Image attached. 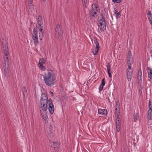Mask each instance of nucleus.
I'll use <instances>...</instances> for the list:
<instances>
[{
    "mask_svg": "<svg viewBox=\"0 0 152 152\" xmlns=\"http://www.w3.org/2000/svg\"><path fill=\"white\" fill-rule=\"evenodd\" d=\"M147 72L148 73V77L151 80L152 77V69L151 68L148 67H147Z\"/></svg>",
    "mask_w": 152,
    "mask_h": 152,
    "instance_id": "nucleus-18",
    "label": "nucleus"
},
{
    "mask_svg": "<svg viewBox=\"0 0 152 152\" xmlns=\"http://www.w3.org/2000/svg\"><path fill=\"white\" fill-rule=\"evenodd\" d=\"M2 50L3 53L4 54V61H9L8 58L9 53L8 45L6 42H2Z\"/></svg>",
    "mask_w": 152,
    "mask_h": 152,
    "instance_id": "nucleus-3",
    "label": "nucleus"
},
{
    "mask_svg": "<svg viewBox=\"0 0 152 152\" xmlns=\"http://www.w3.org/2000/svg\"><path fill=\"white\" fill-rule=\"evenodd\" d=\"M69 0H67V2L68 3V2H69Z\"/></svg>",
    "mask_w": 152,
    "mask_h": 152,
    "instance_id": "nucleus-43",
    "label": "nucleus"
},
{
    "mask_svg": "<svg viewBox=\"0 0 152 152\" xmlns=\"http://www.w3.org/2000/svg\"><path fill=\"white\" fill-rule=\"evenodd\" d=\"M108 73L109 76V77L110 78L111 77L112 75H111L110 72H108Z\"/></svg>",
    "mask_w": 152,
    "mask_h": 152,
    "instance_id": "nucleus-41",
    "label": "nucleus"
},
{
    "mask_svg": "<svg viewBox=\"0 0 152 152\" xmlns=\"http://www.w3.org/2000/svg\"><path fill=\"white\" fill-rule=\"evenodd\" d=\"M114 14H115V16L116 17H120V16H121V15L120 14V12H118V11H117L116 8H115L114 9Z\"/></svg>",
    "mask_w": 152,
    "mask_h": 152,
    "instance_id": "nucleus-23",
    "label": "nucleus"
},
{
    "mask_svg": "<svg viewBox=\"0 0 152 152\" xmlns=\"http://www.w3.org/2000/svg\"><path fill=\"white\" fill-rule=\"evenodd\" d=\"M112 1L114 2H116L117 3H119L121 2V0H112Z\"/></svg>",
    "mask_w": 152,
    "mask_h": 152,
    "instance_id": "nucleus-37",
    "label": "nucleus"
},
{
    "mask_svg": "<svg viewBox=\"0 0 152 152\" xmlns=\"http://www.w3.org/2000/svg\"><path fill=\"white\" fill-rule=\"evenodd\" d=\"M32 37L35 45H37L39 43V42L38 41L37 32L35 28H34L33 29Z\"/></svg>",
    "mask_w": 152,
    "mask_h": 152,
    "instance_id": "nucleus-7",
    "label": "nucleus"
},
{
    "mask_svg": "<svg viewBox=\"0 0 152 152\" xmlns=\"http://www.w3.org/2000/svg\"><path fill=\"white\" fill-rule=\"evenodd\" d=\"M58 142H56L53 143V146L54 148L56 147L57 145H58Z\"/></svg>",
    "mask_w": 152,
    "mask_h": 152,
    "instance_id": "nucleus-38",
    "label": "nucleus"
},
{
    "mask_svg": "<svg viewBox=\"0 0 152 152\" xmlns=\"http://www.w3.org/2000/svg\"><path fill=\"white\" fill-rule=\"evenodd\" d=\"M39 30L40 31V32H39V37H40V40H42V38L44 36V34L42 33V31L39 29Z\"/></svg>",
    "mask_w": 152,
    "mask_h": 152,
    "instance_id": "nucleus-28",
    "label": "nucleus"
},
{
    "mask_svg": "<svg viewBox=\"0 0 152 152\" xmlns=\"http://www.w3.org/2000/svg\"><path fill=\"white\" fill-rule=\"evenodd\" d=\"M98 28L97 31L98 32H100L101 31L102 32H104L106 29V22H98Z\"/></svg>",
    "mask_w": 152,
    "mask_h": 152,
    "instance_id": "nucleus-5",
    "label": "nucleus"
},
{
    "mask_svg": "<svg viewBox=\"0 0 152 152\" xmlns=\"http://www.w3.org/2000/svg\"><path fill=\"white\" fill-rule=\"evenodd\" d=\"M28 7L29 9L31 10L32 11L34 10V6L33 4L32 3V1L31 0L28 1Z\"/></svg>",
    "mask_w": 152,
    "mask_h": 152,
    "instance_id": "nucleus-21",
    "label": "nucleus"
},
{
    "mask_svg": "<svg viewBox=\"0 0 152 152\" xmlns=\"http://www.w3.org/2000/svg\"><path fill=\"white\" fill-rule=\"evenodd\" d=\"M100 12L99 9L98 5L96 4L92 5L91 9L90 11V14L94 18H96L97 14Z\"/></svg>",
    "mask_w": 152,
    "mask_h": 152,
    "instance_id": "nucleus-2",
    "label": "nucleus"
},
{
    "mask_svg": "<svg viewBox=\"0 0 152 152\" xmlns=\"http://www.w3.org/2000/svg\"><path fill=\"white\" fill-rule=\"evenodd\" d=\"M120 104L119 101L118 100L116 102L115 104V110L119 109L120 110Z\"/></svg>",
    "mask_w": 152,
    "mask_h": 152,
    "instance_id": "nucleus-22",
    "label": "nucleus"
},
{
    "mask_svg": "<svg viewBox=\"0 0 152 152\" xmlns=\"http://www.w3.org/2000/svg\"><path fill=\"white\" fill-rule=\"evenodd\" d=\"M151 112L152 110H148V120H150L151 118Z\"/></svg>",
    "mask_w": 152,
    "mask_h": 152,
    "instance_id": "nucleus-27",
    "label": "nucleus"
},
{
    "mask_svg": "<svg viewBox=\"0 0 152 152\" xmlns=\"http://www.w3.org/2000/svg\"><path fill=\"white\" fill-rule=\"evenodd\" d=\"M47 72H45L44 75H42L43 77L44 80L45 84L51 87L54 85V82L56 80L55 77L53 74L52 70L47 69Z\"/></svg>",
    "mask_w": 152,
    "mask_h": 152,
    "instance_id": "nucleus-1",
    "label": "nucleus"
},
{
    "mask_svg": "<svg viewBox=\"0 0 152 152\" xmlns=\"http://www.w3.org/2000/svg\"><path fill=\"white\" fill-rule=\"evenodd\" d=\"M137 77H142L141 70L140 69L138 70Z\"/></svg>",
    "mask_w": 152,
    "mask_h": 152,
    "instance_id": "nucleus-32",
    "label": "nucleus"
},
{
    "mask_svg": "<svg viewBox=\"0 0 152 152\" xmlns=\"http://www.w3.org/2000/svg\"><path fill=\"white\" fill-rule=\"evenodd\" d=\"M94 44L96 46V47L95 50H93L92 52L94 55H95L97 53L98 51L99 50V44L98 43L97 39H94Z\"/></svg>",
    "mask_w": 152,
    "mask_h": 152,
    "instance_id": "nucleus-12",
    "label": "nucleus"
},
{
    "mask_svg": "<svg viewBox=\"0 0 152 152\" xmlns=\"http://www.w3.org/2000/svg\"><path fill=\"white\" fill-rule=\"evenodd\" d=\"M105 83L104 81V79L103 78L102 79V81H101V85H102V86H104L105 85Z\"/></svg>",
    "mask_w": 152,
    "mask_h": 152,
    "instance_id": "nucleus-36",
    "label": "nucleus"
},
{
    "mask_svg": "<svg viewBox=\"0 0 152 152\" xmlns=\"http://www.w3.org/2000/svg\"><path fill=\"white\" fill-rule=\"evenodd\" d=\"M132 58V56L131 55V52L130 51H129L128 53V55L127 56V58Z\"/></svg>",
    "mask_w": 152,
    "mask_h": 152,
    "instance_id": "nucleus-31",
    "label": "nucleus"
},
{
    "mask_svg": "<svg viewBox=\"0 0 152 152\" xmlns=\"http://www.w3.org/2000/svg\"><path fill=\"white\" fill-rule=\"evenodd\" d=\"M48 104L47 102L42 103V102H40V107L42 109V110L44 111H46L48 109Z\"/></svg>",
    "mask_w": 152,
    "mask_h": 152,
    "instance_id": "nucleus-13",
    "label": "nucleus"
},
{
    "mask_svg": "<svg viewBox=\"0 0 152 152\" xmlns=\"http://www.w3.org/2000/svg\"><path fill=\"white\" fill-rule=\"evenodd\" d=\"M148 107L149 108V109L148 110H149L150 111V110H152L151 103L150 101H149V103H148Z\"/></svg>",
    "mask_w": 152,
    "mask_h": 152,
    "instance_id": "nucleus-35",
    "label": "nucleus"
},
{
    "mask_svg": "<svg viewBox=\"0 0 152 152\" xmlns=\"http://www.w3.org/2000/svg\"><path fill=\"white\" fill-rule=\"evenodd\" d=\"M103 86H102V85H100L99 86V91H102L103 89Z\"/></svg>",
    "mask_w": 152,
    "mask_h": 152,
    "instance_id": "nucleus-39",
    "label": "nucleus"
},
{
    "mask_svg": "<svg viewBox=\"0 0 152 152\" xmlns=\"http://www.w3.org/2000/svg\"><path fill=\"white\" fill-rule=\"evenodd\" d=\"M38 66L41 70L45 71L46 69V67L43 66V65H39Z\"/></svg>",
    "mask_w": 152,
    "mask_h": 152,
    "instance_id": "nucleus-29",
    "label": "nucleus"
},
{
    "mask_svg": "<svg viewBox=\"0 0 152 152\" xmlns=\"http://www.w3.org/2000/svg\"><path fill=\"white\" fill-rule=\"evenodd\" d=\"M127 63L128 65V68L127 69H132L131 66V65L133 64L132 58H127Z\"/></svg>",
    "mask_w": 152,
    "mask_h": 152,
    "instance_id": "nucleus-16",
    "label": "nucleus"
},
{
    "mask_svg": "<svg viewBox=\"0 0 152 152\" xmlns=\"http://www.w3.org/2000/svg\"><path fill=\"white\" fill-rule=\"evenodd\" d=\"M133 115L134 116V121H136L138 120L139 118V111L137 108L135 111H134Z\"/></svg>",
    "mask_w": 152,
    "mask_h": 152,
    "instance_id": "nucleus-15",
    "label": "nucleus"
},
{
    "mask_svg": "<svg viewBox=\"0 0 152 152\" xmlns=\"http://www.w3.org/2000/svg\"><path fill=\"white\" fill-rule=\"evenodd\" d=\"M82 1L85 3L86 1V0H82Z\"/></svg>",
    "mask_w": 152,
    "mask_h": 152,
    "instance_id": "nucleus-42",
    "label": "nucleus"
},
{
    "mask_svg": "<svg viewBox=\"0 0 152 152\" xmlns=\"http://www.w3.org/2000/svg\"><path fill=\"white\" fill-rule=\"evenodd\" d=\"M147 15L148 16V19L150 23L152 25V14L151 11H149Z\"/></svg>",
    "mask_w": 152,
    "mask_h": 152,
    "instance_id": "nucleus-19",
    "label": "nucleus"
},
{
    "mask_svg": "<svg viewBox=\"0 0 152 152\" xmlns=\"http://www.w3.org/2000/svg\"><path fill=\"white\" fill-rule=\"evenodd\" d=\"M149 80V81H151L150 80Z\"/></svg>",
    "mask_w": 152,
    "mask_h": 152,
    "instance_id": "nucleus-45",
    "label": "nucleus"
},
{
    "mask_svg": "<svg viewBox=\"0 0 152 152\" xmlns=\"http://www.w3.org/2000/svg\"><path fill=\"white\" fill-rule=\"evenodd\" d=\"M22 91L23 96L24 97H26L27 96V89L26 87H24L23 88Z\"/></svg>",
    "mask_w": 152,
    "mask_h": 152,
    "instance_id": "nucleus-20",
    "label": "nucleus"
},
{
    "mask_svg": "<svg viewBox=\"0 0 152 152\" xmlns=\"http://www.w3.org/2000/svg\"><path fill=\"white\" fill-rule=\"evenodd\" d=\"M100 16H101V18L99 19V22H104H104H106V21L105 20V19L104 18V16L103 14H101L100 15Z\"/></svg>",
    "mask_w": 152,
    "mask_h": 152,
    "instance_id": "nucleus-26",
    "label": "nucleus"
},
{
    "mask_svg": "<svg viewBox=\"0 0 152 152\" xmlns=\"http://www.w3.org/2000/svg\"><path fill=\"white\" fill-rule=\"evenodd\" d=\"M49 99H48L47 94H42L41 97V99L40 102H42L43 103H44L47 102L48 104L49 103Z\"/></svg>",
    "mask_w": 152,
    "mask_h": 152,
    "instance_id": "nucleus-11",
    "label": "nucleus"
},
{
    "mask_svg": "<svg viewBox=\"0 0 152 152\" xmlns=\"http://www.w3.org/2000/svg\"><path fill=\"white\" fill-rule=\"evenodd\" d=\"M9 61H4V75L5 76H7L9 74L10 71L9 66Z\"/></svg>",
    "mask_w": 152,
    "mask_h": 152,
    "instance_id": "nucleus-6",
    "label": "nucleus"
},
{
    "mask_svg": "<svg viewBox=\"0 0 152 152\" xmlns=\"http://www.w3.org/2000/svg\"><path fill=\"white\" fill-rule=\"evenodd\" d=\"M38 24L39 26V29L42 31L43 28V23L42 22V16L39 15L37 19Z\"/></svg>",
    "mask_w": 152,
    "mask_h": 152,
    "instance_id": "nucleus-10",
    "label": "nucleus"
},
{
    "mask_svg": "<svg viewBox=\"0 0 152 152\" xmlns=\"http://www.w3.org/2000/svg\"><path fill=\"white\" fill-rule=\"evenodd\" d=\"M132 69H127L126 70V78L128 81H131L132 78Z\"/></svg>",
    "mask_w": 152,
    "mask_h": 152,
    "instance_id": "nucleus-9",
    "label": "nucleus"
},
{
    "mask_svg": "<svg viewBox=\"0 0 152 152\" xmlns=\"http://www.w3.org/2000/svg\"><path fill=\"white\" fill-rule=\"evenodd\" d=\"M52 100L51 99H49V103H48L49 106L48 107L49 111L50 114H53L54 111V108L53 104L52 103Z\"/></svg>",
    "mask_w": 152,
    "mask_h": 152,
    "instance_id": "nucleus-8",
    "label": "nucleus"
},
{
    "mask_svg": "<svg viewBox=\"0 0 152 152\" xmlns=\"http://www.w3.org/2000/svg\"><path fill=\"white\" fill-rule=\"evenodd\" d=\"M142 81V77H137V82L139 86L141 85Z\"/></svg>",
    "mask_w": 152,
    "mask_h": 152,
    "instance_id": "nucleus-24",
    "label": "nucleus"
},
{
    "mask_svg": "<svg viewBox=\"0 0 152 152\" xmlns=\"http://www.w3.org/2000/svg\"><path fill=\"white\" fill-rule=\"evenodd\" d=\"M111 65L109 63H108L107 66V69L108 72H109L110 70Z\"/></svg>",
    "mask_w": 152,
    "mask_h": 152,
    "instance_id": "nucleus-34",
    "label": "nucleus"
},
{
    "mask_svg": "<svg viewBox=\"0 0 152 152\" xmlns=\"http://www.w3.org/2000/svg\"><path fill=\"white\" fill-rule=\"evenodd\" d=\"M120 119V118H117L115 121L116 129L118 132H120L121 128V123L119 121Z\"/></svg>",
    "mask_w": 152,
    "mask_h": 152,
    "instance_id": "nucleus-14",
    "label": "nucleus"
},
{
    "mask_svg": "<svg viewBox=\"0 0 152 152\" xmlns=\"http://www.w3.org/2000/svg\"><path fill=\"white\" fill-rule=\"evenodd\" d=\"M43 118L44 119L45 121H48V118L47 116V115L46 113H45V114L43 115Z\"/></svg>",
    "mask_w": 152,
    "mask_h": 152,
    "instance_id": "nucleus-30",
    "label": "nucleus"
},
{
    "mask_svg": "<svg viewBox=\"0 0 152 152\" xmlns=\"http://www.w3.org/2000/svg\"><path fill=\"white\" fill-rule=\"evenodd\" d=\"M49 93L52 96H53L54 94L53 92L50 91L49 92Z\"/></svg>",
    "mask_w": 152,
    "mask_h": 152,
    "instance_id": "nucleus-40",
    "label": "nucleus"
},
{
    "mask_svg": "<svg viewBox=\"0 0 152 152\" xmlns=\"http://www.w3.org/2000/svg\"><path fill=\"white\" fill-rule=\"evenodd\" d=\"M108 100H109V101H110V99H108Z\"/></svg>",
    "mask_w": 152,
    "mask_h": 152,
    "instance_id": "nucleus-46",
    "label": "nucleus"
},
{
    "mask_svg": "<svg viewBox=\"0 0 152 152\" xmlns=\"http://www.w3.org/2000/svg\"><path fill=\"white\" fill-rule=\"evenodd\" d=\"M120 110L118 109V110H115V114L117 115V118H119V115L120 114Z\"/></svg>",
    "mask_w": 152,
    "mask_h": 152,
    "instance_id": "nucleus-33",
    "label": "nucleus"
},
{
    "mask_svg": "<svg viewBox=\"0 0 152 152\" xmlns=\"http://www.w3.org/2000/svg\"><path fill=\"white\" fill-rule=\"evenodd\" d=\"M62 31L61 25L58 23L55 28V36L56 38L61 39L62 37Z\"/></svg>",
    "mask_w": 152,
    "mask_h": 152,
    "instance_id": "nucleus-4",
    "label": "nucleus"
},
{
    "mask_svg": "<svg viewBox=\"0 0 152 152\" xmlns=\"http://www.w3.org/2000/svg\"><path fill=\"white\" fill-rule=\"evenodd\" d=\"M98 113L99 114L104 115H106L107 114V110L104 109H99L98 110Z\"/></svg>",
    "mask_w": 152,
    "mask_h": 152,
    "instance_id": "nucleus-17",
    "label": "nucleus"
},
{
    "mask_svg": "<svg viewBox=\"0 0 152 152\" xmlns=\"http://www.w3.org/2000/svg\"><path fill=\"white\" fill-rule=\"evenodd\" d=\"M46 0H42L43 1H45Z\"/></svg>",
    "mask_w": 152,
    "mask_h": 152,
    "instance_id": "nucleus-44",
    "label": "nucleus"
},
{
    "mask_svg": "<svg viewBox=\"0 0 152 152\" xmlns=\"http://www.w3.org/2000/svg\"><path fill=\"white\" fill-rule=\"evenodd\" d=\"M45 59L42 58V59H40L39 61V63L38 64V65H43L45 63Z\"/></svg>",
    "mask_w": 152,
    "mask_h": 152,
    "instance_id": "nucleus-25",
    "label": "nucleus"
}]
</instances>
